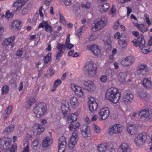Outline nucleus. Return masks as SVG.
<instances>
[{"label":"nucleus","mask_w":152,"mask_h":152,"mask_svg":"<svg viewBox=\"0 0 152 152\" xmlns=\"http://www.w3.org/2000/svg\"><path fill=\"white\" fill-rule=\"evenodd\" d=\"M132 42L134 46H139L144 53L146 54L152 51V36L150 37L147 45L145 44V39L142 35L138 37L137 39H134Z\"/></svg>","instance_id":"f257e3e1"},{"label":"nucleus","mask_w":152,"mask_h":152,"mask_svg":"<svg viewBox=\"0 0 152 152\" xmlns=\"http://www.w3.org/2000/svg\"><path fill=\"white\" fill-rule=\"evenodd\" d=\"M121 94L116 88H111L107 90L105 94V98L113 103L118 102Z\"/></svg>","instance_id":"f03ea898"},{"label":"nucleus","mask_w":152,"mask_h":152,"mask_svg":"<svg viewBox=\"0 0 152 152\" xmlns=\"http://www.w3.org/2000/svg\"><path fill=\"white\" fill-rule=\"evenodd\" d=\"M47 109L46 104L44 102H40L34 107L33 111L37 117L40 118L46 113Z\"/></svg>","instance_id":"7ed1b4c3"},{"label":"nucleus","mask_w":152,"mask_h":152,"mask_svg":"<svg viewBox=\"0 0 152 152\" xmlns=\"http://www.w3.org/2000/svg\"><path fill=\"white\" fill-rule=\"evenodd\" d=\"M84 67L85 74L86 76L91 77L95 75L97 67L92 61L87 62Z\"/></svg>","instance_id":"20e7f679"},{"label":"nucleus","mask_w":152,"mask_h":152,"mask_svg":"<svg viewBox=\"0 0 152 152\" xmlns=\"http://www.w3.org/2000/svg\"><path fill=\"white\" fill-rule=\"evenodd\" d=\"M107 19L104 17L99 18L95 21L94 25L92 28V31H96L103 28L107 23Z\"/></svg>","instance_id":"39448f33"},{"label":"nucleus","mask_w":152,"mask_h":152,"mask_svg":"<svg viewBox=\"0 0 152 152\" xmlns=\"http://www.w3.org/2000/svg\"><path fill=\"white\" fill-rule=\"evenodd\" d=\"M147 138V134L145 132H142L135 138L134 142L137 146H141L146 142Z\"/></svg>","instance_id":"423d86ee"},{"label":"nucleus","mask_w":152,"mask_h":152,"mask_svg":"<svg viewBox=\"0 0 152 152\" xmlns=\"http://www.w3.org/2000/svg\"><path fill=\"white\" fill-rule=\"evenodd\" d=\"M79 133L78 132H74L72 134L69 143V147L70 149L73 148L78 140Z\"/></svg>","instance_id":"0eeeda50"},{"label":"nucleus","mask_w":152,"mask_h":152,"mask_svg":"<svg viewBox=\"0 0 152 152\" xmlns=\"http://www.w3.org/2000/svg\"><path fill=\"white\" fill-rule=\"evenodd\" d=\"M15 37L12 36L4 39L2 42L3 46L7 47L9 48H12L15 45L14 41Z\"/></svg>","instance_id":"6e6552de"},{"label":"nucleus","mask_w":152,"mask_h":152,"mask_svg":"<svg viewBox=\"0 0 152 152\" xmlns=\"http://www.w3.org/2000/svg\"><path fill=\"white\" fill-rule=\"evenodd\" d=\"M88 99V104L91 113H94L97 109V104L93 97H90Z\"/></svg>","instance_id":"1a4fd4ad"},{"label":"nucleus","mask_w":152,"mask_h":152,"mask_svg":"<svg viewBox=\"0 0 152 152\" xmlns=\"http://www.w3.org/2000/svg\"><path fill=\"white\" fill-rule=\"evenodd\" d=\"M135 58L131 56H129L124 58L121 61V64L124 66H130L135 61Z\"/></svg>","instance_id":"9d476101"},{"label":"nucleus","mask_w":152,"mask_h":152,"mask_svg":"<svg viewBox=\"0 0 152 152\" xmlns=\"http://www.w3.org/2000/svg\"><path fill=\"white\" fill-rule=\"evenodd\" d=\"M69 107V102L66 101H64L61 106V109L62 114L65 117H69V115L70 111Z\"/></svg>","instance_id":"9b49d317"},{"label":"nucleus","mask_w":152,"mask_h":152,"mask_svg":"<svg viewBox=\"0 0 152 152\" xmlns=\"http://www.w3.org/2000/svg\"><path fill=\"white\" fill-rule=\"evenodd\" d=\"M88 49L91 51L93 54L98 57H101L102 55V51L101 48L95 45H93L91 46H88Z\"/></svg>","instance_id":"f8f14e48"},{"label":"nucleus","mask_w":152,"mask_h":152,"mask_svg":"<svg viewBox=\"0 0 152 152\" xmlns=\"http://www.w3.org/2000/svg\"><path fill=\"white\" fill-rule=\"evenodd\" d=\"M81 132L83 137L85 138H90L91 136L90 128L87 125L83 126L81 128Z\"/></svg>","instance_id":"ddd939ff"},{"label":"nucleus","mask_w":152,"mask_h":152,"mask_svg":"<svg viewBox=\"0 0 152 152\" xmlns=\"http://www.w3.org/2000/svg\"><path fill=\"white\" fill-rule=\"evenodd\" d=\"M66 145V138L63 136L61 137L58 142V152H64Z\"/></svg>","instance_id":"4468645a"},{"label":"nucleus","mask_w":152,"mask_h":152,"mask_svg":"<svg viewBox=\"0 0 152 152\" xmlns=\"http://www.w3.org/2000/svg\"><path fill=\"white\" fill-rule=\"evenodd\" d=\"M123 130V128L121 124H115L111 127L108 133L112 135L113 133L117 134L121 133Z\"/></svg>","instance_id":"2eb2a0df"},{"label":"nucleus","mask_w":152,"mask_h":152,"mask_svg":"<svg viewBox=\"0 0 152 152\" xmlns=\"http://www.w3.org/2000/svg\"><path fill=\"white\" fill-rule=\"evenodd\" d=\"M98 114L101 117V119L105 120L109 116L110 114L109 109L108 107H104L101 109L98 113Z\"/></svg>","instance_id":"dca6fc26"},{"label":"nucleus","mask_w":152,"mask_h":152,"mask_svg":"<svg viewBox=\"0 0 152 152\" xmlns=\"http://www.w3.org/2000/svg\"><path fill=\"white\" fill-rule=\"evenodd\" d=\"M83 88L89 92H91L95 89V85L92 82L88 80L85 81L83 83Z\"/></svg>","instance_id":"f3484780"},{"label":"nucleus","mask_w":152,"mask_h":152,"mask_svg":"<svg viewBox=\"0 0 152 152\" xmlns=\"http://www.w3.org/2000/svg\"><path fill=\"white\" fill-rule=\"evenodd\" d=\"M44 27H45V31L47 32L51 33L53 31L52 26L48 24V22L43 20L42 23H39L38 28L39 29Z\"/></svg>","instance_id":"a211bd4d"},{"label":"nucleus","mask_w":152,"mask_h":152,"mask_svg":"<svg viewBox=\"0 0 152 152\" xmlns=\"http://www.w3.org/2000/svg\"><path fill=\"white\" fill-rule=\"evenodd\" d=\"M0 148L1 149H5L4 145L7 147L10 146L11 143V139L7 137H4L1 139L0 138Z\"/></svg>","instance_id":"6ab92c4d"},{"label":"nucleus","mask_w":152,"mask_h":152,"mask_svg":"<svg viewBox=\"0 0 152 152\" xmlns=\"http://www.w3.org/2000/svg\"><path fill=\"white\" fill-rule=\"evenodd\" d=\"M134 98V96L132 94L127 93L124 95L122 102L126 104H129L132 101Z\"/></svg>","instance_id":"aec40b11"},{"label":"nucleus","mask_w":152,"mask_h":152,"mask_svg":"<svg viewBox=\"0 0 152 152\" xmlns=\"http://www.w3.org/2000/svg\"><path fill=\"white\" fill-rule=\"evenodd\" d=\"M147 66L145 65H140L138 69L137 70L138 74L141 75H144L148 72Z\"/></svg>","instance_id":"412c9836"},{"label":"nucleus","mask_w":152,"mask_h":152,"mask_svg":"<svg viewBox=\"0 0 152 152\" xmlns=\"http://www.w3.org/2000/svg\"><path fill=\"white\" fill-rule=\"evenodd\" d=\"M20 24L21 22L20 21H14L12 23L10 28L12 31H17L20 28Z\"/></svg>","instance_id":"4be33fe9"},{"label":"nucleus","mask_w":152,"mask_h":152,"mask_svg":"<svg viewBox=\"0 0 152 152\" xmlns=\"http://www.w3.org/2000/svg\"><path fill=\"white\" fill-rule=\"evenodd\" d=\"M33 128L34 131H35V132H37V134L38 135L40 134L41 133L45 130L44 127H42L41 125L38 124H35L33 126Z\"/></svg>","instance_id":"5701e85b"},{"label":"nucleus","mask_w":152,"mask_h":152,"mask_svg":"<svg viewBox=\"0 0 152 152\" xmlns=\"http://www.w3.org/2000/svg\"><path fill=\"white\" fill-rule=\"evenodd\" d=\"M53 142V140L51 138L46 137L43 141L42 145L44 148L50 146L52 144Z\"/></svg>","instance_id":"b1692460"},{"label":"nucleus","mask_w":152,"mask_h":152,"mask_svg":"<svg viewBox=\"0 0 152 152\" xmlns=\"http://www.w3.org/2000/svg\"><path fill=\"white\" fill-rule=\"evenodd\" d=\"M129 41V39L126 37L121 39H120L118 41L119 45L122 48H125L127 47L128 43Z\"/></svg>","instance_id":"393cba45"},{"label":"nucleus","mask_w":152,"mask_h":152,"mask_svg":"<svg viewBox=\"0 0 152 152\" xmlns=\"http://www.w3.org/2000/svg\"><path fill=\"white\" fill-rule=\"evenodd\" d=\"M25 1H24V0H18L13 3L12 7H14L17 6L16 10H20L22 7L25 4Z\"/></svg>","instance_id":"a878e982"},{"label":"nucleus","mask_w":152,"mask_h":152,"mask_svg":"<svg viewBox=\"0 0 152 152\" xmlns=\"http://www.w3.org/2000/svg\"><path fill=\"white\" fill-rule=\"evenodd\" d=\"M127 130L131 135H133L136 134L137 129L135 125H131L127 128Z\"/></svg>","instance_id":"bb28decb"},{"label":"nucleus","mask_w":152,"mask_h":152,"mask_svg":"<svg viewBox=\"0 0 152 152\" xmlns=\"http://www.w3.org/2000/svg\"><path fill=\"white\" fill-rule=\"evenodd\" d=\"M121 152H132V149L126 143H123L121 146Z\"/></svg>","instance_id":"cd10ccee"},{"label":"nucleus","mask_w":152,"mask_h":152,"mask_svg":"<svg viewBox=\"0 0 152 152\" xmlns=\"http://www.w3.org/2000/svg\"><path fill=\"white\" fill-rule=\"evenodd\" d=\"M138 115L140 118L148 117L150 115L149 110L148 109H145L140 111Z\"/></svg>","instance_id":"c85d7f7f"},{"label":"nucleus","mask_w":152,"mask_h":152,"mask_svg":"<svg viewBox=\"0 0 152 152\" xmlns=\"http://www.w3.org/2000/svg\"><path fill=\"white\" fill-rule=\"evenodd\" d=\"M142 83L144 87L146 88H150L152 86L150 78H144L142 81Z\"/></svg>","instance_id":"c756f323"},{"label":"nucleus","mask_w":152,"mask_h":152,"mask_svg":"<svg viewBox=\"0 0 152 152\" xmlns=\"http://www.w3.org/2000/svg\"><path fill=\"white\" fill-rule=\"evenodd\" d=\"M70 104L73 108H75L79 105L77 98L76 97H72L70 99Z\"/></svg>","instance_id":"7c9ffc66"},{"label":"nucleus","mask_w":152,"mask_h":152,"mask_svg":"<svg viewBox=\"0 0 152 152\" xmlns=\"http://www.w3.org/2000/svg\"><path fill=\"white\" fill-rule=\"evenodd\" d=\"M80 126V124L79 122H77L76 124H75L74 122H71L69 126V128L70 130H73L75 132H77Z\"/></svg>","instance_id":"2f4dec72"},{"label":"nucleus","mask_w":152,"mask_h":152,"mask_svg":"<svg viewBox=\"0 0 152 152\" xmlns=\"http://www.w3.org/2000/svg\"><path fill=\"white\" fill-rule=\"evenodd\" d=\"M70 34H69L68 36L67 37L65 43V46L66 48L69 49L73 48L74 46V45L70 43Z\"/></svg>","instance_id":"473e14b6"},{"label":"nucleus","mask_w":152,"mask_h":152,"mask_svg":"<svg viewBox=\"0 0 152 152\" xmlns=\"http://www.w3.org/2000/svg\"><path fill=\"white\" fill-rule=\"evenodd\" d=\"M98 149L100 152H105L107 148V145L105 144H101L98 145Z\"/></svg>","instance_id":"72a5a7b5"},{"label":"nucleus","mask_w":152,"mask_h":152,"mask_svg":"<svg viewBox=\"0 0 152 152\" xmlns=\"http://www.w3.org/2000/svg\"><path fill=\"white\" fill-rule=\"evenodd\" d=\"M126 74L125 73L121 72L118 76V79L120 82H124L126 79Z\"/></svg>","instance_id":"f704fd0d"},{"label":"nucleus","mask_w":152,"mask_h":152,"mask_svg":"<svg viewBox=\"0 0 152 152\" xmlns=\"http://www.w3.org/2000/svg\"><path fill=\"white\" fill-rule=\"evenodd\" d=\"M139 30L142 33L145 32L147 31L148 28L147 27L143 24H140L137 27Z\"/></svg>","instance_id":"c9c22d12"},{"label":"nucleus","mask_w":152,"mask_h":152,"mask_svg":"<svg viewBox=\"0 0 152 152\" xmlns=\"http://www.w3.org/2000/svg\"><path fill=\"white\" fill-rule=\"evenodd\" d=\"M78 90L75 92V94L79 97L83 98L85 94L82 91L80 87L78 88Z\"/></svg>","instance_id":"e433bc0d"},{"label":"nucleus","mask_w":152,"mask_h":152,"mask_svg":"<svg viewBox=\"0 0 152 152\" xmlns=\"http://www.w3.org/2000/svg\"><path fill=\"white\" fill-rule=\"evenodd\" d=\"M35 99L34 97L31 98L29 99V100L27 102L26 104V108L29 109L31 105L35 102Z\"/></svg>","instance_id":"4c0bfd02"},{"label":"nucleus","mask_w":152,"mask_h":152,"mask_svg":"<svg viewBox=\"0 0 152 152\" xmlns=\"http://www.w3.org/2000/svg\"><path fill=\"white\" fill-rule=\"evenodd\" d=\"M15 11H12L10 12V10H7L6 13V17L9 20L12 19L14 13L15 12Z\"/></svg>","instance_id":"58836bf2"},{"label":"nucleus","mask_w":152,"mask_h":152,"mask_svg":"<svg viewBox=\"0 0 152 152\" xmlns=\"http://www.w3.org/2000/svg\"><path fill=\"white\" fill-rule=\"evenodd\" d=\"M137 93L138 95L141 98L146 97L147 96V93L145 90H141L138 91Z\"/></svg>","instance_id":"ea45409f"},{"label":"nucleus","mask_w":152,"mask_h":152,"mask_svg":"<svg viewBox=\"0 0 152 152\" xmlns=\"http://www.w3.org/2000/svg\"><path fill=\"white\" fill-rule=\"evenodd\" d=\"M31 5L30 4H29L26 7H24L22 11V13L23 15H25L27 14L29 12L31 8Z\"/></svg>","instance_id":"a19ab883"},{"label":"nucleus","mask_w":152,"mask_h":152,"mask_svg":"<svg viewBox=\"0 0 152 152\" xmlns=\"http://www.w3.org/2000/svg\"><path fill=\"white\" fill-rule=\"evenodd\" d=\"M51 54L50 53L47 54L45 56L43 59L44 63L45 64H46L50 61L51 58Z\"/></svg>","instance_id":"79ce46f5"},{"label":"nucleus","mask_w":152,"mask_h":152,"mask_svg":"<svg viewBox=\"0 0 152 152\" xmlns=\"http://www.w3.org/2000/svg\"><path fill=\"white\" fill-rule=\"evenodd\" d=\"M8 152H15L17 150V145L15 143L13 144L9 150H6Z\"/></svg>","instance_id":"37998d69"},{"label":"nucleus","mask_w":152,"mask_h":152,"mask_svg":"<svg viewBox=\"0 0 152 152\" xmlns=\"http://www.w3.org/2000/svg\"><path fill=\"white\" fill-rule=\"evenodd\" d=\"M12 107L11 106H9L6 109L5 112V119H7L8 117V115L10 113L12 110Z\"/></svg>","instance_id":"c03bdc74"},{"label":"nucleus","mask_w":152,"mask_h":152,"mask_svg":"<svg viewBox=\"0 0 152 152\" xmlns=\"http://www.w3.org/2000/svg\"><path fill=\"white\" fill-rule=\"evenodd\" d=\"M100 7L103 9L104 12H106L109 8L110 6L108 3H105L100 6Z\"/></svg>","instance_id":"a18cd8bd"},{"label":"nucleus","mask_w":152,"mask_h":152,"mask_svg":"<svg viewBox=\"0 0 152 152\" xmlns=\"http://www.w3.org/2000/svg\"><path fill=\"white\" fill-rule=\"evenodd\" d=\"M86 27V26L85 25H83V26L80 27L77 30L76 32V35L78 36H80L81 33L83 32L85 30Z\"/></svg>","instance_id":"49530a36"},{"label":"nucleus","mask_w":152,"mask_h":152,"mask_svg":"<svg viewBox=\"0 0 152 152\" xmlns=\"http://www.w3.org/2000/svg\"><path fill=\"white\" fill-rule=\"evenodd\" d=\"M77 114H72L71 116L68 117L69 120H72L71 122H74L77 120Z\"/></svg>","instance_id":"de8ad7c7"},{"label":"nucleus","mask_w":152,"mask_h":152,"mask_svg":"<svg viewBox=\"0 0 152 152\" xmlns=\"http://www.w3.org/2000/svg\"><path fill=\"white\" fill-rule=\"evenodd\" d=\"M39 140L38 139H36L32 143L31 145L34 149H36L38 146L39 144Z\"/></svg>","instance_id":"09e8293b"},{"label":"nucleus","mask_w":152,"mask_h":152,"mask_svg":"<svg viewBox=\"0 0 152 152\" xmlns=\"http://www.w3.org/2000/svg\"><path fill=\"white\" fill-rule=\"evenodd\" d=\"M14 126L13 125H10L6 127L4 131L7 132H9L13 131L14 130Z\"/></svg>","instance_id":"8fccbe9b"},{"label":"nucleus","mask_w":152,"mask_h":152,"mask_svg":"<svg viewBox=\"0 0 152 152\" xmlns=\"http://www.w3.org/2000/svg\"><path fill=\"white\" fill-rule=\"evenodd\" d=\"M8 87L6 85L4 86L2 89V94H6L8 92Z\"/></svg>","instance_id":"3c124183"},{"label":"nucleus","mask_w":152,"mask_h":152,"mask_svg":"<svg viewBox=\"0 0 152 152\" xmlns=\"http://www.w3.org/2000/svg\"><path fill=\"white\" fill-rule=\"evenodd\" d=\"M61 83V81L60 79H58L55 81L53 84L54 88H56Z\"/></svg>","instance_id":"603ef678"},{"label":"nucleus","mask_w":152,"mask_h":152,"mask_svg":"<svg viewBox=\"0 0 152 152\" xmlns=\"http://www.w3.org/2000/svg\"><path fill=\"white\" fill-rule=\"evenodd\" d=\"M63 53L64 52H61L58 51V52L56 55V58L55 60V61H56V62H57L59 61V59L61 58Z\"/></svg>","instance_id":"864d4df0"},{"label":"nucleus","mask_w":152,"mask_h":152,"mask_svg":"<svg viewBox=\"0 0 152 152\" xmlns=\"http://www.w3.org/2000/svg\"><path fill=\"white\" fill-rule=\"evenodd\" d=\"M24 149L22 151V152H29V145L28 142L25 143L24 144Z\"/></svg>","instance_id":"5fc2aeb1"},{"label":"nucleus","mask_w":152,"mask_h":152,"mask_svg":"<svg viewBox=\"0 0 152 152\" xmlns=\"http://www.w3.org/2000/svg\"><path fill=\"white\" fill-rule=\"evenodd\" d=\"M82 7H85L86 9H89L91 7V3L90 2H87L86 4H81Z\"/></svg>","instance_id":"6e6d98bb"},{"label":"nucleus","mask_w":152,"mask_h":152,"mask_svg":"<svg viewBox=\"0 0 152 152\" xmlns=\"http://www.w3.org/2000/svg\"><path fill=\"white\" fill-rule=\"evenodd\" d=\"M64 47V44H57V48L59 51L63 52V48Z\"/></svg>","instance_id":"4d7b16f0"},{"label":"nucleus","mask_w":152,"mask_h":152,"mask_svg":"<svg viewBox=\"0 0 152 152\" xmlns=\"http://www.w3.org/2000/svg\"><path fill=\"white\" fill-rule=\"evenodd\" d=\"M100 79L102 83H104L107 80V76L106 75H103L101 77Z\"/></svg>","instance_id":"13d9d810"},{"label":"nucleus","mask_w":152,"mask_h":152,"mask_svg":"<svg viewBox=\"0 0 152 152\" xmlns=\"http://www.w3.org/2000/svg\"><path fill=\"white\" fill-rule=\"evenodd\" d=\"M145 17L146 23H148V26H150L151 24V23L149 19V15H148L147 14H145Z\"/></svg>","instance_id":"bf43d9fd"},{"label":"nucleus","mask_w":152,"mask_h":152,"mask_svg":"<svg viewBox=\"0 0 152 152\" xmlns=\"http://www.w3.org/2000/svg\"><path fill=\"white\" fill-rule=\"evenodd\" d=\"M80 87L78 86H76L74 84L71 85V88L72 90L75 93V92L78 90V88H79Z\"/></svg>","instance_id":"052dcab7"},{"label":"nucleus","mask_w":152,"mask_h":152,"mask_svg":"<svg viewBox=\"0 0 152 152\" xmlns=\"http://www.w3.org/2000/svg\"><path fill=\"white\" fill-rule=\"evenodd\" d=\"M23 54L22 50L21 49H19L16 53V56H17L21 57Z\"/></svg>","instance_id":"680f3d73"},{"label":"nucleus","mask_w":152,"mask_h":152,"mask_svg":"<svg viewBox=\"0 0 152 152\" xmlns=\"http://www.w3.org/2000/svg\"><path fill=\"white\" fill-rule=\"evenodd\" d=\"M120 23L119 21H117V22H116L115 25H114L113 26V28L115 30H117L118 29V28L119 27V25H120Z\"/></svg>","instance_id":"e2e57ef3"},{"label":"nucleus","mask_w":152,"mask_h":152,"mask_svg":"<svg viewBox=\"0 0 152 152\" xmlns=\"http://www.w3.org/2000/svg\"><path fill=\"white\" fill-rule=\"evenodd\" d=\"M60 20L61 23L63 24H65L66 23V20L64 17L61 15H60Z\"/></svg>","instance_id":"0e129e2a"},{"label":"nucleus","mask_w":152,"mask_h":152,"mask_svg":"<svg viewBox=\"0 0 152 152\" xmlns=\"http://www.w3.org/2000/svg\"><path fill=\"white\" fill-rule=\"evenodd\" d=\"M65 5L68 6L71 4V0H62Z\"/></svg>","instance_id":"69168bd1"},{"label":"nucleus","mask_w":152,"mask_h":152,"mask_svg":"<svg viewBox=\"0 0 152 152\" xmlns=\"http://www.w3.org/2000/svg\"><path fill=\"white\" fill-rule=\"evenodd\" d=\"M48 73L49 75L51 76L54 74V71L53 69H49L48 70Z\"/></svg>","instance_id":"338daca9"},{"label":"nucleus","mask_w":152,"mask_h":152,"mask_svg":"<svg viewBox=\"0 0 152 152\" xmlns=\"http://www.w3.org/2000/svg\"><path fill=\"white\" fill-rule=\"evenodd\" d=\"M94 130L95 132H96L97 133H99L100 132V128L97 126L96 125H95V126L94 127Z\"/></svg>","instance_id":"774afa93"}]
</instances>
